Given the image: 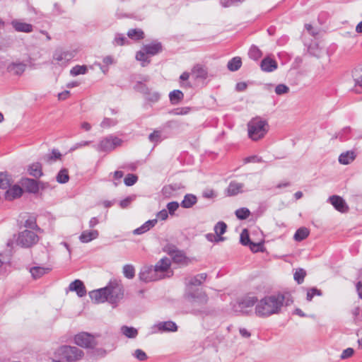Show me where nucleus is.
Segmentation results:
<instances>
[{
    "instance_id": "1",
    "label": "nucleus",
    "mask_w": 362,
    "mask_h": 362,
    "mask_svg": "<svg viewBox=\"0 0 362 362\" xmlns=\"http://www.w3.org/2000/svg\"><path fill=\"white\" fill-rule=\"evenodd\" d=\"M284 300V295L281 293L265 296L257 304L255 313L262 317L279 313Z\"/></svg>"
},
{
    "instance_id": "2",
    "label": "nucleus",
    "mask_w": 362,
    "mask_h": 362,
    "mask_svg": "<svg viewBox=\"0 0 362 362\" xmlns=\"http://www.w3.org/2000/svg\"><path fill=\"white\" fill-rule=\"evenodd\" d=\"M184 298L191 306L194 307L192 310L193 314L200 313L208 302V296L204 291L192 288L185 289Z\"/></svg>"
},
{
    "instance_id": "3",
    "label": "nucleus",
    "mask_w": 362,
    "mask_h": 362,
    "mask_svg": "<svg viewBox=\"0 0 362 362\" xmlns=\"http://www.w3.org/2000/svg\"><path fill=\"white\" fill-rule=\"evenodd\" d=\"M54 357L66 362H78L84 357V351L75 346L62 345L54 351Z\"/></svg>"
},
{
    "instance_id": "4",
    "label": "nucleus",
    "mask_w": 362,
    "mask_h": 362,
    "mask_svg": "<svg viewBox=\"0 0 362 362\" xmlns=\"http://www.w3.org/2000/svg\"><path fill=\"white\" fill-rule=\"evenodd\" d=\"M248 136L253 141L262 139L267 133L269 124L259 117L252 118L247 124Z\"/></svg>"
},
{
    "instance_id": "5",
    "label": "nucleus",
    "mask_w": 362,
    "mask_h": 362,
    "mask_svg": "<svg viewBox=\"0 0 362 362\" xmlns=\"http://www.w3.org/2000/svg\"><path fill=\"white\" fill-rule=\"evenodd\" d=\"M107 290L108 302L117 304L124 297V288L122 284L117 280L110 281L106 286Z\"/></svg>"
},
{
    "instance_id": "6",
    "label": "nucleus",
    "mask_w": 362,
    "mask_h": 362,
    "mask_svg": "<svg viewBox=\"0 0 362 362\" xmlns=\"http://www.w3.org/2000/svg\"><path fill=\"white\" fill-rule=\"evenodd\" d=\"M39 239V236L35 232L26 229L18 233L16 243L22 247L29 248L36 245Z\"/></svg>"
},
{
    "instance_id": "7",
    "label": "nucleus",
    "mask_w": 362,
    "mask_h": 362,
    "mask_svg": "<svg viewBox=\"0 0 362 362\" xmlns=\"http://www.w3.org/2000/svg\"><path fill=\"white\" fill-rule=\"evenodd\" d=\"M122 144V140L121 139L113 135H109L101 139L95 148L98 151L107 153L121 146Z\"/></svg>"
},
{
    "instance_id": "8",
    "label": "nucleus",
    "mask_w": 362,
    "mask_h": 362,
    "mask_svg": "<svg viewBox=\"0 0 362 362\" xmlns=\"http://www.w3.org/2000/svg\"><path fill=\"white\" fill-rule=\"evenodd\" d=\"M98 335H93L88 332H81L74 336V343L81 347L86 349H93L99 344L95 338Z\"/></svg>"
},
{
    "instance_id": "9",
    "label": "nucleus",
    "mask_w": 362,
    "mask_h": 362,
    "mask_svg": "<svg viewBox=\"0 0 362 362\" xmlns=\"http://www.w3.org/2000/svg\"><path fill=\"white\" fill-rule=\"evenodd\" d=\"M139 278L145 283L157 281L165 278V275L158 274L152 266H145L141 269Z\"/></svg>"
},
{
    "instance_id": "10",
    "label": "nucleus",
    "mask_w": 362,
    "mask_h": 362,
    "mask_svg": "<svg viewBox=\"0 0 362 362\" xmlns=\"http://www.w3.org/2000/svg\"><path fill=\"white\" fill-rule=\"evenodd\" d=\"M171 262L168 257H163L160 259L153 267L158 274L165 275V277H170L173 272L170 270Z\"/></svg>"
},
{
    "instance_id": "11",
    "label": "nucleus",
    "mask_w": 362,
    "mask_h": 362,
    "mask_svg": "<svg viewBox=\"0 0 362 362\" xmlns=\"http://www.w3.org/2000/svg\"><path fill=\"white\" fill-rule=\"evenodd\" d=\"M107 290L108 288L105 286L104 288L92 291L89 293V296L91 300L96 303L108 301Z\"/></svg>"
},
{
    "instance_id": "12",
    "label": "nucleus",
    "mask_w": 362,
    "mask_h": 362,
    "mask_svg": "<svg viewBox=\"0 0 362 362\" xmlns=\"http://www.w3.org/2000/svg\"><path fill=\"white\" fill-rule=\"evenodd\" d=\"M329 200L337 211L344 213L349 210V206L346 202L341 197L338 195H332L329 197Z\"/></svg>"
},
{
    "instance_id": "13",
    "label": "nucleus",
    "mask_w": 362,
    "mask_h": 362,
    "mask_svg": "<svg viewBox=\"0 0 362 362\" xmlns=\"http://www.w3.org/2000/svg\"><path fill=\"white\" fill-rule=\"evenodd\" d=\"M27 67L26 64L22 62H15L9 64L6 68L8 73L15 76H21Z\"/></svg>"
},
{
    "instance_id": "14",
    "label": "nucleus",
    "mask_w": 362,
    "mask_h": 362,
    "mask_svg": "<svg viewBox=\"0 0 362 362\" xmlns=\"http://www.w3.org/2000/svg\"><path fill=\"white\" fill-rule=\"evenodd\" d=\"M142 47L149 56H155L163 51L162 43L157 40H154L149 44L144 45Z\"/></svg>"
},
{
    "instance_id": "15",
    "label": "nucleus",
    "mask_w": 362,
    "mask_h": 362,
    "mask_svg": "<svg viewBox=\"0 0 362 362\" xmlns=\"http://www.w3.org/2000/svg\"><path fill=\"white\" fill-rule=\"evenodd\" d=\"M13 28L15 29L17 32H22V33H29L33 32V25L27 23H24L21 21L15 19L13 20L11 23Z\"/></svg>"
},
{
    "instance_id": "16",
    "label": "nucleus",
    "mask_w": 362,
    "mask_h": 362,
    "mask_svg": "<svg viewBox=\"0 0 362 362\" xmlns=\"http://www.w3.org/2000/svg\"><path fill=\"white\" fill-rule=\"evenodd\" d=\"M191 74L195 79L204 80L208 77L207 68L199 64H197L193 66Z\"/></svg>"
},
{
    "instance_id": "17",
    "label": "nucleus",
    "mask_w": 362,
    "mask_h": 362,
    "mask_svg": "<svg viewBox=\"0 0 362 362\" xmlns=\"http://www.w3.org/2000/svg\"><path fill=\"white\" fill-rule=\"evenodd\" d=\"M260 67L264 72H272L278 68V64L274 59L267 57L262 60Z\"/></svg>"
},
{
    "instance_id": "18",
    "label": "nucleus",
    "mask_w": 362,
    "mask_h": 362,
    "mask_svg": "<svg viewBox=\"0 0 362 362\" xmlns=\"http://www.w3.org/2000/svg\"><path fill=\"white\" fill-rule=\"evenodd\" d=\"M69 288L71 291H76L78 297H83L86 294V289L84 284L79 279H76L72 281L69 284Z\"/></svg>"
},
{
    "instance_id": "19",
    "label": "nucleus",
    "mask_w": 362,
    "mask_h": 362,
    "mask_svg": "<svg viewBox=\"0 0 362 362\" xmlns=\"http://www.w3.org/2000/svg\"><path fill=\"white\" fill-rule=\"evenodd\" d=\"M173 262L181 265H187L190 260L180 250H173L170 252Z\"/></svg>"
},
{
    "instance_id": "20",
    "label": "nucleus",
    "mask_w": 362,
    "mask_h": 362,
    "mask_svg": "<svg viewBox=\"0 0 362 362\" xmlns=\"http://www.w3.org/2000/svg\"><path fill=\"white\" fill-rule=\"evenodd\" d=\"M22 194L23 189L19 185H15L5 192V198L6 200L11 201L21 197Z\"/></svg>"
},
{
    "instance_id": "21",
    "label": "nucleus",
    "mask_w": 362,
    "mask_h": 362,
    "mask_svg": "<svg viewBox=\"0 0 362 362\" xmlns=\"http://www.w3.org/2000/svg\"><path fill=\"white\" fill-rule=\"evenodd\" d=\"M22 185L30 193H37L40 189L39 182L34 179L25 178L22 181Z\"/></svg>"
},
{
    "instance_id": "22",
    "label": "nucleus",
    "mask_w": 362,
    "mask_h": 362,
    "mask_svg": "<svg viewBox=\"0 0 362 362\" xmlns=\"http://www.w3.org/2000/svg\"><path fill=\"white\" fill-rule=\"evenodd\" d=\"M206 274L202 273L199 274L192 278H190L187 281H185L186 288H192V286H200L206 279Z\"/></svg>"
},
{
    "instance_id": "23",
    "label": "nucleus",
    "mask_w": 362,
    "mask_h": 362,
    "mask_svg": "<svg viewBox=\"0 0 362 362\" xmlns=\"http://www.w3.org/2000/svg\"><path fill=\"white\" fill-rule=\"evenodd\" d=\"M99 235V233L97 230H84L79 236V240L81 243H89L91 240L97 238Z\"/></svg>"
},
{
    "instance_id": "24",
    "label": "nucleus",
    "mask_w": 362,
    "mask_h": 362,
    "mask_svg": "<svg viewBox=\"0 0 362 362\" xmlns=\"http://www.w3.org/2000/svg\"><path fill=\"white\" fill-rule=\"evenodd\" d=\"M257 302L256 296H246L243 297L238 303V306L241 310L251 308Z\"/></svg>"
},
{
    "instance_id": "25",
    "label": "nucleus",
    "mask_w": 362,
    "mask_h": 362,
    "mask_svg": "<svg viewBox=\"0 0 362 362\" xmlns=\"http://www.w3.org/2000/svg\"><path fill=\"white\" fill-rule=\"evenodd\" d=\"M243 187L244 185L243 183L231 181L226 189L227 195L230 197L237 195L238 193L242 192Z\"/></svg>"
},
{
    "instance_id": "26",
    "label": "nucleus",
    "mask_w": 362,
    "mask_h": 362,
    "mask_svg": "<svg viewBox=\"0 0 362 362\" xmlns=\"http://www.w3.org/2000/svg\"><path fill=\"white\" fill-rule=\"evenodd\" d=\"M157 219L148 220L145 222L141 226L134 230L133 233L134 235H141L148 230H149L151 228H153L157 223Z\"/></svg>"
},
{
    "instance_id": "27",
    "label": "nucleus",
    "mask_w": 362,
    "mask_h": 362,
    "mask_svg": "<svg viewBox=\"0 0 362 362\" xmlns=\"http://www.w3.org/2000/svg\"><path fill=\"white\" fill-rule=\"evenodd\" d=\"M227 229V225L223 221H218L214 226V231L217 238H216V242L223 241L225 238L222 237L221 235L224 234Z\"/></svg>"
},
{
    "instance_id": "28",
    "label": "nucleus",
    "mask_w": 362,
    "mask_h": 362,
    "mask_svg": "<svg viewBox=\"0 0 362 362\" xmlns=\"http://www.w3.org/2000/svg\"><path fill=\"white\" fill-rule=\"evenodd\" d=\"M197 202V198L194 194H187L185 195L180 206L185 209L192 208Z\"/></svg>"
},
{
    "instance_id": "29",
    "label": "nucleus",
    "mask_w": 362,
    "mask_h": 362,
    "mask_svg": "<svg viewBox=\"0 0 362 362\" xmlns=\"http://www.w3.org/2000/svg\"><path fill=\"white\" fill-rule=\"evenodd\" d=\"M28 173L31 176L34 177H40L43 175L41 163L37 162L30 165L28 168Z\"/></svg>"
},
{
    "instance_id": "30",
    "label": "nucleus",
    "mask_w": 362,
    "mask_h": 362,
    "mask_svg": "<svg viewBox=\"0 0 362 362\" xmlns=\"http://www.w3.org/2000/svg\"><path fill=\"white\" fill-rule=\"evenodd\" d=\"M169 99L172 105H176L182 101L184 94L180 90H174L169 93Z\"/></svg>"
},
{
    "instance_id": "31",
    "label": "nucleus",
    "mask_w": 362,
    "mask_h": 362,
    "mask_svg": "<svg viewBox=\"0 0 362 362\" xmlns=\"http://www.w3.org/2000/svg\"><path fill=\"white\" fill-rule=\"evenodd\" d=\"M356 158V154L353 151H348L342 153L339 157V162L344 165H348Z\"/></svg>"
},
{
    "instance_id": "32",
    "label": "nucleus",
    "mask_w": 362,
    "mask_h": 362,
    "mask_svg": "<svg viewBox=\"0 0 362 362\" xmlns=\"http://www.w3.org/2000/svg\"><path fill=\"white\" fill-rule=\"evenodd\" d=\"M158 328L160 331L163 332H175L177 329V326L173 321H166L160 322L158 325Z\"/></svg>"
},
{
    "instance_id": "33",
    "label": "nucleus",
    "mask_w": 362,
    "mask_h": 362,
    "mask_svg": "<svg viewBox=\"0 0 362 362\" xmlns=\"http://www.w3.org/2000/svg\"><path fill=\"white\" fill-rule=\"evenodd\" d=\"M127 36L133 40L138 41L144 39L145 37V34L141 29L132 28L128 30Z\"/></svg>"
},
{
    "instance_id": "34",
    "label": "nucleus",
    "mask_w": 362,
    "mask_h": 362,
    "mask_svg": "<svg viewBox=\"0 0 362 362\" xmlns=\"http://www.w3.org/2000/svg\"><path fill=\"white\" fill-rule=\"evenodd\" d=\"M242 66V60L239 57H235L228 61L227 68L230 71H238Z\"/></svg>"
},
{
    "instance_id": "35",
    "label": "nucleus",
    "mask_w": 362,
    "mask_h": 362,
    "mask_svg": "<svg viewBox=\"0 0 362 362\" xmlns=\"http://www.w3.org/2000/svg\"><path fill=\"white\" fill-rule=\"evenodd\" d=\"M136 59L141 62L142 66H146L151 62V60L148 58V54L145 52V50H144L143 47H141V50L136 52Z\"/></svg>"
},
{
    "instance_id": "36",
    "label": "nucleus",
    "mask_w": 362,
    "mask_h": 362,
    "mask_svg": "<svg viewBox=\"0 0 362 362\" xmlns=\"http://www.w3.org/2000/svg\"><path fill=\"white\" fill-rule=\"evenodd\" d=\"M240 243L245 246H249L252 251L257 252L252 247V241L250 240V235L247 229H244L240 234Z\"/></svg>"
},
{
    "instance_id": "37",
    "label": "nucleus",
    "mask_w": 362,
    "mask_h": 362,
    "mask_svg": "<svg viewBox=\"0 0 362 362\" xmlns=\"http://www.w3.org/2000/svg\"><path fill=\"white\" fill-rule=\"evenodd\" d=\"M122 333L128 338L134 339L138 335V331L133 327L124 325L121 327Z\"/></svg>"
},
{
    "instance_id": "38",
    "label": "nucleus",
    "mask_w": 362,
    "mask_h": 362,
    "mask_svg": "<svg viewBox=\"0 0 362 362\" xmlns=\"http://www.w3.org/2000/svg\"><path fill=\"white\" fill-rule=\"evenodd\" d=\"M309 230L307 228L302 227L298 228L294 234L293 238L296 241H302L309 235Z\"/></svg>"
},
{
    "instance_id": "39",
    "label": "nucleus",
    "mask_w": 362,
    "mask_h": 362,
    "mask_svg": "<svg viewBox=\"0 0 362 362\" xmlns=\"http://www.w3.org/2000/svg\"><path fill=\"white\" fill-rule=\"evenodd\" d=\"M61 157V153L57 149H53L52 151V153L43 156L42 160H45V162L49 163L60 159Z\"/></svg>"
},
{
    "instance_id": "40",
    "label": "nucleus",
    "mask_w": 362,
    "mask_h": 362,
    "mask_svg": "<svg viewBox=\"0 0 362 362\" xmlns=\"http://www.w3.org/2000/svg\"><path fill=\"white\" fill-rule=\"evenodd\" d=\"M249 57L253 60H258L262 56V51L255 45H252L248 52Z\"/></svg>"
},
{
    "instance_id": "41",
    "label": "nucleus",
    "mask_w": 362,
    "mask_h": 362,
    "mask_svg": "<svg viewBox=\"0 0 362 362\" xmlns=\"http://www.w3.org/2000/svg\"><path fill=\"white\" fill-rule=\"evenodd\" d=\"M57 181L61 184L66 183L69 180V172L66 168L59 170L56 177Z\"/></svg>"
},
{
    "instance_id": "42",
    "label": "nucleus",
    "mask_w": 362,
    "mask_h": 362,
    "mask_svg": "<svg viewBox=\"0 0 362 362\" xmlns=\"http://www.w3.org/2000/svg\"><path fill=\"white\" fill-rule=\"evenodd\" d=\"M49 270V268L41 267H34L30 269V273L35 279L41 277Z\"/></svg>"
},
{
    "instance_id": "43",
    "label": "nucleus",
    "mask_w": 362,
    "mask_h": 362,
    "mask_svg": "<svg viewBox=\"0 0 362 362\" xmlns=\"http://www.w3.org/2000/svg\"><path fill=\"white\" fill-rule=\"evenodd\" d=\"M306 271L304 269L298 268L296 270L293 278L298 284H301L304 281V279L306 276Z\"/></svg>"
},
{
    "instance_id": "44",
    "label": "nucleus",
    "mask_w": 362,
    "mask_h": 362,
    "mask_svg": "<svg viewBox=\"0 0 362 362\" xmlns=\"http://www.w3.org/2000/svg\"><path fill=\"white\" fill-rule=\"evenodd\" d=\"M112 43L116 46H123L125 45H129V42L124 35L117 33L115 36Z\"/></svg>"
},
{
    "instance_id": "45",
    "label": "nucleus",
    "mask_w": 362,
    "mask_h": 362,
    "mask_svg": "<svg viewBox=\"0 0 362 362\" xmlns=\"http://www.w3.org/2000/svg\"><path fill=\"white\" fill-rule=\"evenodd\" d=\"M6 173H0V188L6 189L11 185V179Z\"/></svg>"
},
{
    "instance_id": "46",
    "label": "nucleus",
    "mask_w": 362,
    "mask_h": 362,
    "mask_svg": "<svg viewBox=\"0 0 362 362\" xmlns=\"http://www.w3.org/2000/svg\"><path fill=\"white\" fill-rule=\"evenodd\" d=\"M145 100L150 103H157L160 98V94L158 91H152L150 90L148 93L145 95Z\"/></svg>"
},
{
    "instance_id": "47",
    "label": "nucleus",
    "mask_w": 362,
    "mask_h": 362,
    "mask_svg": "<svg viewBox=\"0 0 362 362\" xmlns=\"http://www.w3.org/2000/svg\"><path fill=\"white\" fill-rule=\"evenodd\" d=\"M124 276L129 279H132L135 276V269L132 264H125L123 267Z\"/></svg>"
},
{
    "instance_id": "48",
    "label": "nucleus",
    "mask_w": 362,
    "mask_h": 362,
    "mask_svg": "<svg viewBox=\"0 0 362 362\" xmlns=\"http://www.w3.org/2000/svg\"><path fill=\"white\" fill-rule=\"evenodd\" d=\"M90 349L91 351L89 353L90 356L94 358H103L107 354L106 350L103 348L95 349L94 347L93 349Z\"/></svg>"
},
{
    "instance_id": "49",
    "label": "nucleus",
    "mask_w": 362,
    "mask_h": 362,
    "mask_svg": "<svg viewBox=\"0 0 362 362\" xmlns=\"http://www.w3.org/2000/svg\"><path fill=\"white\" fill-rule=\"evenodd\" d=\"M24 226L32 230H40V228L37 224L36 218L33 216L29 217L25 221Z\"/></svg>"
},
{
    "instance_id": "50",
    "label": "nucleus",
    "mask_w": 362,
    "mask_h": 362,
    "mask_svg": "<svg viewBox=\"0 0 362 362\" xmlns=\"http://www.w3.org/2000/svg\"><path fill=\"white\" fill-rule=\"evenodd\" d=\"M134 90L141 93L145 96L148 91L151 90L142 81H137L134 87Z\"/></svg>"
},
{
    "instance_id": "51",
    "label": "nucleus",
    "mask_w": 362,
    "mask_h": 362,
    "mask_svg": "<svg viewBox=\"0 0 362 362\" xmlns=\"http://www.w3.org/2000/svg\"><path fill=\"white\" fill-rule=\"evenodd\" d=\"M250 211L247 208H240L235 211V216L240 220H245L249 217Z\"/></svg>"
},
{
    "instance_id": "52",
    "label": "nucleus",
    "mask_w": 362,
    "mask_h": 362,
    "mask_svg": "<svg viewBox=\"0 0 362 362\" xmlns=\"http://www.w3.org/2000/svg\"><path fill=\"white\" fill-rule=\"evenodd\" d=\"M87 70H88V69H87L86 66L76 65L71 69L70 74L72 76H78L79 74H85L86 73Z\"/></svg>"
},
{
    "instance_id": "53",
    "label": "nucleus",
    "mask_w": 362,
    "mask_h": 362,
    "mask_svg": "<svg viewBox=\"0 0 362 362\" xmlns=\"http://www.w3.org/2000/svg\"><path fill=\"white\" fill-rule=\"evenodd\" d=\"M138 180V176L134 174L129 173L124 177V182L125 185L130 187L134 185Z\"/></svg>"
},
{
    "instance_id": "54",
    "label": "nucleus",
    "mask_w": 362,
    "mask_h": 362,
    "mask_svg": "<svg viewBox=\"0 0 362 362\" xmlns=\"http://www.w3.org/2000/svg\"><path fill=\"white\" fill-rule=\"evenodd\" d=\"M322 293L320 290L317 289V288H309L307 291V295H306V300L308 301H311L314 297V296H322Z\"/></svg>"
},
{
    "instance_id": "55",
    "label": "nucleus",
    "mask_w": 362,
    "mask_h": 362,
    "mask_svg": "<svg viewBox=\"0 0 362 362\" xmlns=\"http://www.w3.org/2000/svg\"><path fill=\"white\" fill-rule=\"evenodd\" d=\"M191 110L189 107H177L173 110L170 113L175 115H184L188 114Z\"/></svg>"
},
{
    "instance_id": "56",
    "label": "nucleus",
    "mask_w": 362,
    "mask_h": 362,
    "mask_svg": "<svg viewBox=\"0 0 362 362\" xmlns=\"http://www.w3.org/2000/svg\"><path fill=\"white\" fill-rule=\"evenodd\" d=\"M148 139L151 142L158 143L161 141V132L158 130H154L148 136Z\"/></svg>"
},
{
    "instance_id": "57",
    "label": "nucleus",
    "mask_w": 362,
    "mask_h": 362,
    "mask_svg": "<svg viewBox=\"0 0 362 362\" xmlns=\"http://www.w3.org/2000/svg\"><path fill=\"white\" fill-rule=\"evenodd\" d=\"M289 88L283 83L279 84L275 88V93L278 95L288 93L289 92Z\"/></svg>"
},
{
    "instance_id": "58",
    "label": "nucleus",
    "mask_w": 362,
    "mask_h": 362,
    "mask_svg": "<svg viewBox=\"0 0 362 362\" xmlns=\"http://www.w3.org/2000/svg\"><path fill=\"white\" fill-rule=\"evenodd\" d=\"M180 204L177 202H171L167 204V209L169 214L174 215L175 211L178 209Z\"/></svg>"
},
{
    "instance_id": "59",
    "label": "nucleus",
    "mask_w": 362,
    "mask_h": 362,
    "mask_svg": "<svg viewBox=\"0 0 362 362\" xmlns=\"http://www.w3.org/2000/svg\"><path fill=\"white\" fill-rule=\"evenodd\" d=\"M116 124H117V121L116 120H115L113 119L105 117L102 121V122L100 124V126L103 128H107V127H112V126H115Z\"/></svg>"
},
{
    "instance_id": "60",
    "label": "nucleus",
    "mask_w": 362,
    "mask_h": 362,
    "mask_svg": "<svg viewBox=\"0 0 362 362\" xmlns=\"http://www.w3.org/2000/svg\"><path fill=\"white\" fill-rule=\"evenodd\" d=\"M134 356L140 361H144L148 358L146 354L141 349H136L134 351Z\"/></svg>"
},
{
    "instance_id": "61",
    "label": "nucleus",
    "mask_w": 362,
    "mask_h": 362,
    "mask_svg": "<svg viewBox=\"0 0 362 362\" xmlns=\"http://www.w3.org/2000/svg\"><path fill=\"white\" fill-rule=\"evenodd\" d=\"M263 159L262 157L257 156H251L246 157L244 158V163H262L263 162Z\"/></svg>"
},
{
    "instance_id": "62",
    "label": "nucleus",
    "mask_w": 362,
    "mask_h": 362,
    "mask_svg": "<svg viewBox=\"0 0 362 362\" xmlns=\"http://www.w3.org/2000/svg\"><path fill=\"white\" fill-rule=\"evenodd\" d=\"M351 132V128L349 127H344L341 132H340L337 136V138H339L341 141H344L347 139L346 136H344V134H349Z\"/></svg>"
},
{
    "instance_id": "63",
    "label": "nucleus",
    "mask_w": 362,
    "mask_h": 362,
    "mask_svg": "<svg viewBox=\"0 0 362 362\" xmlns=\"http://www.w3.org/2000/svg\"><path fill=\"white\" fill-rule=\"evenodd\" d=\"M354 353V350L352 348H347L343 351V352L341 355V358L346 359V358L352 356Z\"/></svg>"
},
{
    "instance_id": "64",
    "label": "nucleus",
    "mask_w": 362,
    "mask_h": 362,
    "mask_svg": "<svg viewBox=\"0 0 362 362\" xmlns=\"http://www.w3.org/2000/svg\"><path fill=\"white\" fill-rule=\"evenodd\" d=\"M134 197H127L126 199L120 201L119 202V206L122 208V209H125L127 207L129 206V205L130 204V203L134 200Z\"/></svg>"
}]
</instances>
